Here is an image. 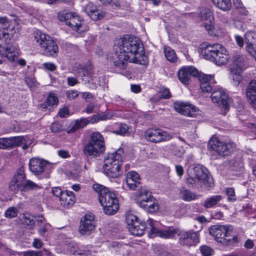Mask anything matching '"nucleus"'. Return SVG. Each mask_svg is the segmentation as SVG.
Here are the masks:
<instances>
[{
    "label": "nucleus",
    "mask_w": 256,
    "mask_h": 256,
    "mask_svg": "<svg viewBox=\"0 0 256 256\" xmlns=\"http://www.w3.org/2000/svg\"><path fill=\"white\" fill-rule=\"evenodd\" d=\"M113 48L121 64L128 62L148 64V56L140 40L132 35L125 34L114 40Z\"/></svg>",
    "instance_id": "f257e3e1"
},
{
    "label": "nucleus",
    "mask_w": 256,
    "mask_h": 256,
    "mask_svg": "<svg viewBox=\"0 0 256 256\" xmlns=\"http://www.w3.org/2000/svg\"><path fill=\"white\" fill-rule=\"evenodd\" d=\"M200 49L204 58L215 64H227L230 59L228 52L221 44H202Z\"/></svg>",
    "instance_id": "f03ea898"
},
{
    "label": "nucleus",
    "mask_w": 256,
    "mask_h": 256,
    "mask_svg": "<svg viewBox=\"0 0 256 256\" xmlns=\"http://www.w3.org/2000/svg\"><path fill=\"white\" fill-rule=\"evenodd\" d=\"M124 150L118 149L112 153H108L104 158L103 171L108 177L116 178L122 174L121 166L123 162Z\"/></svg>",
    "instance_id": "7ed1b4c3"
},
{
    "label": "nucleus",
    "mask_w": 256,
    "mask_h": 256,
    "mask_svg": "<svg viewBox=\"0 0 256 256\" xmlns=\"http://www.w3.org/2000/svg\"><path fill=\"white\" fill-rule=\"evenodd\" d=\"M8 188L10 190L17 194L18 192H24L36 190L40 189L41 186L30 180H26L24 168L21 167L14 174Z\"/></svg>",
    "instance_id": "20e7f679"
},
{
    "label": "nucleus",
    "mask_w": 256,
    "mask_h": 256,
    "mask_svg": "<svg viewBox=\"0 0 256 256\" xmlns=\"http://www.w3.org/2000/svg\"><path fill=\"white\" fill-rule=\"evenodd\" d=\"M209 234L218 242L228 246H236L239 242L236 236H232L229 226L224 225H214L208 228Z\"/></svg>",
    "instance_id": "39448f33"
},
{
    "label": "nucleus",
    "mask_w": 256,
    "mask_h": 256,
    "mask_svg": "<svg viewBox=\"0 0 256 256\" xmlns=\"http://www.w3.org/2000/svg\"><path fill=\"white\" fill-rule=\"evenodd\" d=\"M106 145L103 136L99 132L90 134V140L83 148L82 152L87 156L96 158L104 153Z\"/></svg>",
    "instance_id": "423d86ee"
},
{
    "label": "nucleus",
    "mask_w": 256,
    "mask_h": 256,
    "mask_svg": "<svg viewBox=\"0 0 256 256\" xmlns=\"http://www.w3.org/2000/svg\"><path fill=\"white\" fill-rule=\"evenodd\" d=\"M98 200L106 214L112 215L118 211V202L114 192L108 190L105 194L103 193Z\"/></svg>",
    "instance_id": "0eeeda50"
},
{
    "label": "nucleus",
    "mask_w": 256,
    "mask_h": 256,
    "mask_svg": "<svg viewBox=\"0 0 256 256\" xmlns=\"http://www.w3.org/2000/svg\"><path fill=\"white\" fill-rule=\"evenodd\" d=\"M37 35L35 39L46 55L54 56L58 52V46L50 36L40 32Z\"/></svg>",
    "instance_id": "6e6552de"
},
{
    "label": "nucleus",
    "mask_w": 256,
    "mask_h": 256,
    "mask_svg": "<svg viewBox=\"0 0 256 256\" xmlns=\"http://www.w3.org/2000/svg\"><path fill=\"white\" fill-rule=\"evenodd\" d=\"M148 226V229H150L148 232L149 235L151 237L160 236L164 238H171L176 236L178 233V230L172 227H169L164 230H159L157 226L158 222L154 221L152 218H149L147 220Z\"/></svg>",
    "instance_id": "1a4fd4ad"
},
{
    "label": "nucleus",
    "mask_w": 256,
    "mask_h": 256,
    "mask_svg": "<svg viewBox=\"0 0 256 256\" xmlns=\"http://www.w3.org/2000/svg\"><path fill=\"white\" fill-rule=\"evenodd\" d=\"M208 146L220 155L226 156L230 155L236 149L234 142H225L220 140L216 137H212L208 142Z\"/></svg>",
    "instance_id": "9d476101"
},
{
    "label": "nucleus",
    "mask_w": 256,
    "mask_h": 256,
    "mask_svg": "<svg viewBox=\"0 0 256 256\" xmlns=\"http://www.w3.org/2000/svg\"><path fill=\"white\" fill-rule=\"evenodd\" d=\"M61 21L65 22L72 30H75L79 34L85 31L82 22L80 17L72 12H66L58 16Z\"/></svg>",
    "instance_id": "9b49d317"
},
{
    "label": "nucleus",
    "mask_w": 256,
    "mask_h": 256,
    "mask_svg": "<svg viewBox=\"0 0 256 256\" xmlns=\"http://www.w3.org/2000/svg\"><path fill=\"white\" fill-rule=\"evenodd\" d=\"M178 242L180 245L190 247L195 246L200 242L199 231L181 230L178 234Z\"/></svg>",
    "instance_id": "f8f14e48"
},
{
    "label": "nucleus",
    "mask_w": 256,
    "mask_h": 256,
    "mask_svg": "<svg viewBox=\"0 0 256 256\" xmlns=\"http://www.w3.org/2000/svg\"><path fill=\"white\" fill-rule=\"evenodd\" d=\"M146 140L153 143H159L170 140L172 138L171 134L160 128H150L144 133Z\"/></svg>",
    "instance_id": "ddd939ff"
},
{
    "label": "nucleus",
    "mask_w": 256,
    "mask_h": 256,
    "mask_svg": "<svg viewBox=\"0 0 256 256\" xmlns=\"http://www.w3.org/2000/svg\"><path fill=\"white\" fill-rule=\"evenodd\" d=\"M28 166L30 170L34 175L38 176L42 172H44L46 178H49L48 167L50 166L47 161L34 158L30 160Z\"/></svg>",
    "instance_id": "4468645a"
},
{
    "label": "nucleus",
    "mask_w": 256,
    "mask_h": 256,
    "mask_svg": "<svg viewBox=\"0 0 256 256\" xmlns=\"http://www.w3.org/2000/svg\"><path fill=\"white\" fill-rule=\"evenodd\" d=\"M0 40L8 43L12 36L15 26L12 20H9L6 17L0 18Z\"/></svg>",
    "instance_id": "2eb2a0df"
},
{
    "label": "nucleus",
    "mask_w": 256,
    "mask_h": 256,
    "mask_svg": "<svg viewBox=\"0 0 256 256\" xmlns=\"http://www.w3.org/2000/svg\"><path fill=\"white\" fill-rule=\"evenodd\" d=\"M174 108L178 112L190 117H196L200 114L198 108L189 103L176 102Z\"/></svg>",
    "instance_id": "dca6fc26"
},
{
    "label": "nucleus",
    "mask_w": 256,
    "mask_h": 256,
    "mask_svg": "<svg viewBox=\"0 0 256 256\" xmlns=\"http://www.w3.org/2000/svg\"><path fill=\"white\" fill-rule=\"evenodd\" d=\"M20 50L16 47L10 46L6 48L0 47V53L6 58L10 62H15V64H26L24 59H18Z\"/></svg>",
    "instance_id": "f3484780"
},
{
    "label": "nucleus",
    "mask_w": 256,
    "mask_h": 256,
    "mask_svg": "<svg viewBox=\"0 0 256 256\" xmlns=\"http://www.w3.org/2000/svg\"><path fill=\"white\" fill-rule=\"evenodd\" d=\"M211 98L214 102L217 103L219 106L225 110L228 108V105L232 102L228 94L222 88H220L212 92Z\"/></svg>",
    "instance_id": "a211bd4d"
},
{
    "label": "nucleus",
    "mask_w": 256,
    "mask_h": 256,
    "mask_svg": "<svg viewBox=\"0 0 256 256\" xmlns=\"http://www.w3.org/2000/svg\"><path fill=\"white\" fill-rule=\"evenodd\" d=\"M188 172L193 174L194 176L196 178L198 182L210 186V182H209L210 178L208 175V171L205 167L200 165H196L192 170H189Z\"/></svg>",
    "instance_id": "6ab92c4d"
},
{
    "label": "nucleus",
    "mask_w": 256,
    "mask_h": 256,
    "mask_svg": "<svg viewBox=\"0 0 256 256\" xmlns=\"http://www.w3.org/2000/svg\"><path fill=\"white\" fill-rule=\"evenodd\" d=\"M96 226L94 216L86 214L82 218L79 226V232L82 234H86L93 230Z\"/></svg>",
    "instance_id": "aec40b11"
},
{
    "label": "nucleus",
    "mask_w": 256,
    "mask_h": 256,
    "mask_svg": "<svg viewBox=\"0 0 256 256\" xmlns=\"http://www.w3.org/2000/svg\"><path fill=\"white\" fill-rule=\"evenodd\" d=\"M198 70L192 66H183L178 71V76L180 81L184 85L188 84L191 76H198Z\"/></svg>",
    "instance_id": "412c9836"
},
{
    "label": "nucleus",
    "mask_w": 256,
    "mask_h": 256,
    "mask_svg": "<svg viewBox=\"0 0 256 256\" xmlns=\"http://www.w3.org/2000/svg\"><path fill=\"white\" fill-rule=\"evenodd\" d=\"M59 200L62 206L64 208H68L74 204L76 198L73 192L66 190L63 192Z\"/></svg>",
    "instance_id": "4be33fe9"
},
{
    "label": "nucleus",
    "mask_w": 256,
    "mask_h": 256,
    "mask_svg": "<svg viewBox=\"0 0 256 256\" xmlns=\"http://www.w3.org/2000/svg\"><path fill=\"white\" fill-rule=\"evenodd\" d=\"M245 68L242 65H231L230 70L235 86H238L242 80V76L241 74Z\"/></svg>",
    "instance_id": "5701e85b"
},
{
    "label": "nucleus",
    "mask_w": 256,
    "mask_h": 256,
    "mask_svg": "<svg viewBox=\"0 0 256 256\" xmlns=\"http://www.w3.org/2000/svg\"><path fill=\"white\" fill-rule=\"evenodd\" d=\"M140 178L136 172H129L126 174V182L130 190H135L140 184Z\"/></svg>",
    "instance_id": "b1692460"
},
{
    "label": "nucleus",
    "mask_w": 256,
    "mask_h": 256,
    "mask_svg": "<svg viewBox=\"0 0 256 256\" xmlns=\"http://www.w3.org/2000/svg\"><path fill=\"white\" fill-rule=\"evenodd\" d=\"M153 198L152 192L146 188H140L136 202L138 205L140 206L148 200H153Z\"/></svg>",
    "instance_id": "393cba45"
},
{
    "label": "nucleus",
    "mask_w": 256,
    "mask_h": 256,
    "mask_svg": "<svg viewBox=\"0 0 256 256\" xmlns=\"http://www.w3.org/2000/svg\"><path fill=\"white\" fill-rule=\"evenodd\" d=\"M146 228L145 222H136L132 226H130V227H128V230L134 236H141L144 234Z\"/></svg>",
    "instance_id": "a878e982"
},
{
    "label": "nucleus",
    "mask_w": 256,
    "mask_h": 256,
    "mask_svg": "<svg viewBox=\"0 0 256 256\" xmlns=\"http://www.w3.org/2000/svg\"><path fill=\"white\" fill-rule=\"evenodd\" d=\"M222 200L221 195L212 196L204 200L202 206L206 208H215Z\"/></svg>",
    "instance_id": "bb28decb"
},
{
    "label": "nucleus",
    "mask_w": 256,
    "mask_h": 256,
    "mask_svg": "<svg viewBox=\"0 0 256 256\" xmlns=\"http://www.w3.org/2000/svg\"><path fill=\"white\" fill-rule=\"evenodd\" d=\"M246 96L250 104L256 100V80H252L249 83L246 90Z\"/></svg>",
    "instance_id": "cd10ccee"
},
{
    "label": "nucleus",
    "mask_w": 256,
    "mask_h": 256,
    "mask_svg": "<svg viewBox=\"0 0 256 256\" xmlns=\"http://www.w3.org/2000/svg\"><path fill=\"white\" fill-rule=\"evenodd\" d=\"M88 12L90 18L94 20L102 19L105 15L104 12L95 6H92L90 8H88Z\"/></svg>",
    "instance_id": "c85d7f7f"
},
{
    "label": "nucleus",
    "mask_w": 256,
    "mask_h": 256,
    "mask_svg": "<svg viewBox=\"0 0 256 256\" xmlns=\"http://www.w3.org/2000/svg\"><path fill=\"white\" fill-rule=\"evenodd\" d=\"M89 124H91L90 116L87 118H80L75 120L74 124L72 126L70 130L72 132H74L78 129L84 128Z\"/></svg>",
    "instance_id": "c756f323"
},
{
    "label": "nucleus",
    "mask_w": 256,
    "mask_h": 256,
    "mask_svg": "<svg viewBox=\"0 0 256 256\" xmlns=\"http://www.w3.org/2000/svg\"><path fill=\"white\" fill-rule=\"evenodd\" d=\"M180 195L182 199L185 202H190L196 200L198 198L194 192L184 188L180 190Z\"/></svg>",
    "instance_id": "7c9ffc66"
},
{
    "label": "nucleus",
    "mask_w": 256,
    "mask_h": 256,
    "mask_svg": "<svg viewBox=\"0 0 256 256\" xmlns=\"http://www.w3.org/2000/svg\"><path fill=\"white\" fill-rule=\"evenodd\" d=\"M113 116L112 113L109 112L98 113L91 116V124L96 123L101 120H106L110 119Z\"/></svg>",
    "instance_id": "2f4dec72"
},
{
    "label": "nucleus",
    "mask_w": 256,
    "mask_h": 256,
    "mask_svg": "<svg viewBox=\"0 0 256 256\" xmlns=\"http://www.w3.org/2000/svg\"><path fill=\"white\" fill-rule=\"evenodd\" d=\"M147 212L152 213L156 212L158 209V206L156 202V199L153 198V200H150L146 202L140 206Z\"/></svg>",
    "instance_id": "473e14b6"
},
{
    "label": "nucleus",
    "mask_w": 256,
    "mask_h": 256,
    "mask_svg": "<svg viewBox=\"0 0 256 256\" xmlns=\"http://www.w3.org/2000/svg\"><path fill=\"white\" fill-rule=\"evenodd\" d=\"M216 7L224 11H228L232 7L231 0H211Z\"/></svg>",
    "instance_id": "72a5a7b5"
},
{
    "label": "nucleus",
    "mask_w": 256,
    "mask_h": 256,
    "mask_svg": "<svg viewBox=\"0 0 256 256\" xmlns=\"http://www.w3.org/2000/svg\"><path fill=\"white\" fill-rule=\"evenodd\" d=\"M164 56L166 60L172 63L177 62L178 57L174 50L168 46L164 47Z\"/></svg>",
    "instance_id": "f704fd0d"
},
{
    "label": "nucleus",
    "mask_w": 256,
    "mask_h": 256,
    "mask_svg": "<svg viewBox=\"0 0 256 256\" xmlns=\"http://www.w3.org/2000/svg\"><path fill=\"white\" fill-rule=\"evenodd\" d=\"M198 16L201 20H209L214 18L212 10L206 8H200Z\"/></svg>",
    "instance_id": "c9c22d12"
},
{
    "label": "nucleus",
    "mask_w": 256,
    "mask_h": 256,
    "mask_svg": "<svg viewBox=\"0 0 256 256\" xmlns=\"http://www.w3.org/2000/svg\"><path fill=\"white\" fill-rule=\"evenodd\" d=\"M8 150L21 146L24 141V138L22 136H14L8 138Z\"/></svg>",
    "instance_id": "e433bc0d"
},
{
    "label": "nucleus",
    "mask_w": 256,
    "mask_h": 256,
    "mask_svg": "<svg viewBox=\"0 0 256 256\" xmlns=\"http://www.w3.org/2000/svg\"><path fill=\"white\" fill-rule=\"evenodd\" d=\"M208 22H204L203 24L208 34L211 36H218V33L214 32V18L208 20Z\"/></svg>",
    "instance_id": "4c0bfd02"
},
{
    "label": "nucleus",
    "mask_w": 256,
    "mask_h": 256,
    "mask_svg": "<svg viewBox=\"0 0 256 256\" xmlns=\"http://www.w3.org/2000/svg\"><path fill=\"white\" fill-rule=\"evenodd\" d=\"M80 68L77 70L76 72L80 76H90L92 65H80Z\"/></svg>",
    "instance_id": "58836bf2"
},
{
    "label": "nucleus",
    "mask_w": 256,
    "mask_h": 256,
    "mask_svg": "<svg viewBox=\"0 0 256 256\" xmlns=\"http://www.w3.org/2000/svg\"><path fill=\"white\" fill-rule=\"evenodd\" d=\"M169 150L170 153L178 157H182L185 152L183 147L174 144L169 146Z\"/></svg>",
    "instance_id": "ea45409f"
},
{
    "label": "nucleus",
    "mask_w": 256,
    "mask_h": 256,
    "mask_svg": "<svg viewBox=\"0 0 256 256\" xmlns=\"http://www.w3.org/2000/svg\"><path fill=\"white\" fill-rule=\"evenodd\" d=\"M130 127L125 124H120L117 130L114 132V133L120 135L124 136L130 132Z\"/></svg>",
    "instance_id": "a19ab883"
},
{
    "label": "nucleus",
    "mask_w": 256,
    "mask_h": 256,
    "mask_svg": "<svg viewBox=\"0 0 256 256\" xmlns=\"http://www.w3.org/2000/svg\"><path fill=\"white\" fill-rule=\"evenodd\" d=\"M46 100L50 106H56L58 103V98L54 93H50Z\"/></svg>",
    "instance_id": "79ce46f5"
},
{
    "label": "nucleus",
    "mask_w": 256,
    "mask_h": 256,
    "mask_svg": "<svg viewBox=\"0 0 256 256\" xmlns=\"http://www.w3.org/2000/svg\"><path fill=\"white\" fill-rule=\"evenodd\" d=\"M126 221L128 228L130 227V226H132L133 224L136 223V222H138V218L134 214L131 213L126 214Z\"/></svg>",
    "instance_id": "37998d69"
},
{
    "label": "nucleus",
    "mask_w": 256,
    "mask_h": 256,
    "mask_svg": "<svg viewBox=\"0 0 256 256\" xmlns=\"http://www.w3.org/2000/svg\"><path fill=\"white\" fill-rule=\"evenodd\" d=\"M94 190L98 194V198L106 193L108 190L107 188L98 184H94L92 185Z\"/></svg>",
    "instance_id": "c03bdc74"
},
{
    "label": "nucleus",
    "mask_w": 256,
    "mask_h": 256,
    "mask_svg": "<svg viewBox=\"0 0 256 256\" xmlns=\"http://www.w3.org/2000/svg\"><path fill=\"white\" fill-rule=\"evenodd\" d=\"M104 5L108 6L112 8H120V4L118 0H100Z\"/></svg>",
    "instance_id": "a18cd8bd"
},
{
    "label": "nucleus",
    "mask_w": 256,
    "mask_h": 256,
    "mask_svg": "<svg viewBox=\"0 0 256 256\" xmlns=\"http://www.w3.org/2000/svg\"><path fill=\"white\" fill-rule=\"evenodd\" d=\"M200 251L202 256H211L214 252L213 250L206 245L201 246L200 247Z\"/></svg>",
    "instance_id": "49530a36"
},
{
    "label": "nucleus",
    "mask_w": 256,
    "mask_h": 256,
    "mask_svg": "<svg viewBox=\"0 0 256 256\" xmlns=\"http://www.w3.org/2000/svg\"><path fill=\"white\" fill-rule=\"evenodd\" d=\"M226 194L228 196V200L229 202H234L236 200L235 192L234 188H229L226 189Z\"/></svg>",
    "instance_id": "de8ad7c7"
},
{
    "label": "nucleus",
    "mask_w": 256,
    "mask_h": 256,
    "mask_svg": "<svg viewBox=\"0 0 256 256\" xmlns=\"http://www.w3.org/2000/svg\"><path fill=\"white\" fill-rule=\"evenodd\" d=\"M194 77L198 78L200 84L209 82V81L212 78V76L210 75H207L201 73L199 71L198 76H196Z\"/></svg>",
    "instance_id": "09e8293b"
},
{
    "label": "nucleus",
    "mask_w": 256,
    "mask_h": 256,
    "mask_svg": "<svg viewBox=\"0 0 256 256\" xmlns=\"http://www.w3.org/2000/svg\"><path fill=\"white\" fill-rule=\"evenodd\" d=\"M25 82L30 88L36 87L38 84L34 78L30 76L25 78Z\"/></svg>",
    "instance_id": "8fccbe9b"
},
{
    "label": "nucleus",
    "mask_w": 256,
    "mask_h": 256,
    "mask_svg": "<svg viewBox=\"0 0 256 256\" xmlns=\"http://www.w3.org/2000/svg\"><path fill=\"white\" fill-rule=\"evenodd\" d=\"M160 98L161 99H168L171 97V94L170 90L167 88L160 89L159 92Z\"/></svg>",
    "instance_id": "3c124183"
},
{
    "label": "nucleus",
    "mask_w": 256,
    "mask_h": 256,
    "mask_svg": "<svg viewBox=\"0 0 256 256\" xmlns=\"http://www.w3.org/2000/svg\"><path fill=\"white\" fill-rule=\"evenodd\" d=\"M18 214V210L16 208L11 207L8 208L5 212V216L6 218H12L16 217Z\"/></svg>",
    "instance_id": "603ef678"
},
{
    "label": "nucleus",
    "mask_w": 256,
    "mask_h": 256,
    "mask_svg": "<svg viewBox=\"0 0 256 256\" xmlns=\"http://www.w3.org/2000/svg\"><path fill=\"white\" fill-rule=\"evenodd\" d=\"M232 64H244V58L243 56L236 54L232 56Z\"/></svg>",
    "instance_id": "864d4df0"
},
{
    "label": "nucleus",
    "mask_w": 256,
    "mask_h": 256,
    "mask_svg": "<svg viewBox=\"0 0 256 256\" xmlns=\"http://www.w3.org/2000/svg\"><path fill=\"white\" fill-rule=\"evenodd\" d=\"M234 26L236 28L242 31L244 30L246 28V24L244 21H242L241 20H240L238 18H236L234 20Z\"/></svg>",
    "instance_id": "5fc2aeb1"
},
{
    "label": "nucleus",
    "mask_w": 256,
    "mask_h": 256,
    "mask_svg": "<svg viewBox=\"0 0 256 256\" xmlns=\"http://www.w3.org/2000/svg\"><path fill=\"white\" fill-rule=\"evenodd\" d=\"M50 129L52 132H58L62 130V126L58 122H54L52 124Z\"/></svg>",
    "instance_id": "6e6d98bb"
},
{
    "label": "nucleus",
    "mask_w": 256,
    "mask_h": 256,
    "mask_svg": "<svg viewBox=\"0 0 256 256\" xmlns=\"http://www.w3.org/2000/svg\"><path fill=\"white\" fill-rule=\"evenodd\" d=\"M66 96L70 100H73L78 96V92L76 90H70L66 92Z\"/></svg>",
    "instance_id": "4d7b16f0"
},
{
    "label": "nucleus",
    "mask_w": 256,
    "mask_h": 256,
    "mask_svg": "<svg viewBox=\"0 0 256 256\" xmlns=\"http://www.w3.org/2000/svg\"><path fill=\"white\" fill-rule=\"evenodd\" d=\"M8 140L6 138H0V149L8 150Z\"/></svg>",
    "instance_id": "13d9d810"
},
{
    "label": "nucleus",
    "mask_w": 256,
    "mask_h": 256,
    "mask_svg": "<svg viewBox=\"0 0 256 256\" xmlns=\"http://www.w3.org/2000/svg\"><path fill=\"white\" fill-rule=\"evenodd\" d=\"M200 87L203 92H210L212 90V86L210 82L200 83Z\"/></svg>",
    "instance_id": "bf43d9fd"
},
{
    "label": "nucleus",
    "mask_w": 256,
    "mask_h": 256,
    "mask_svg": "<svg viewBox=\"0 0 256 256\" xmlns=\"http://www.w3.org/2000/svg\"><path fill=\"white\" fill-rule=\"evenodd\" d=\"M197 180L195 176H194L193 174L189 173L188 177L187 178L186 182L188 186H193L196 184Z\"/></svg>",
    "instance_id": "052dcab7"
},
{
    "label": "nucleus",
    "mask_w": 256,
    "mask_h": 256,
    "mask_svg": "<svg viewBox=\"0 0 256 256\" xmlns=\"http://www.w3.org/2000/svg\"><path fill=\"white\" fill-rule=\"evenodd\" d=\"M64 192V191H62V189L58 187L53 188L52 190V194L58 197L59 198L61 197V196H62Z\"/></svg>",
    "instance_id": "680f3d73"
},
{
    "label": "nucleus",
    "mask_w": 256,
    "mask_h": 256,
    "mask_svg": "<svg viewBox=\"0 0 256 256\" xmlns=\"http://www.w3.org/2000/svg\"><path fill=\"white\" fill-rule=\"evenodd\" d=\"M59 116L61 118H66L69 116V110L68 108H64L60 109L58 112Z\"/></svg>",
    "instance_id": "e2e57ef3"
},
{
    "label": "nucleus",
    "mask_w": 256,
    "mask_h": 256,
    "mask_svg": "<svg viewBox=\"0 0 256 256\" xmlns=\"http://www.w3.org/2000/svg\"><path fill=\"white\" fill-rule=\"evenodd\" d=\"M115 66H118V68H121L122 69V71L120 72V73L124 75V76H126L128 77V78H130V73L129 71H128L126 70V65H114Z\"/></svg>",
    "instance_id": "0e129e2a"
},
{
    "label": "nucleus",
    "mask_w": 256,
    "mask_h": 256,
    "mask_svg": "<svg viewBox=\"0 0 256 256\" xmlns=\"http://www.w3.org/2000/svg\"><path fill=\"white\" fill-rule=\"evenodd\" d=\"M241 211L250 214L252 212V206L249 204H245L242 205Z\"/></svg>",
    "instance_id": "69168bd1"
},
{
    "label": "nucleus",
    "mask_w": 256,
    "mask_h": 256,
    "mask_svg": "<svg viewBox=\"0 0 256 256\" xmlns=\"http://www.w3.org/2000/svg\"><path fill=\"white\" fill-rule=\"evenodd\" d=\"M234 38L237 45L240 48L244 46V42L242 37L240 35L236 34L234 36Z\"/></svg>",
    "instance_id": "338daca9"
},
{
    "label": "nucleus",
    "mask_w": 256,
    "mask_h": 256,
    "mask_svg": "<svg viewBox=\"0 0 256 256\" xmlns=\"http://www.w3.org/2000/svg\"><path fill=\"white\" fill-rule=\"evenodd\" d=\"M24 256H42L40 252L28 251L25 252Z\"/></svg>",
    "instance_id": "774afa93"
}]
</instances>
